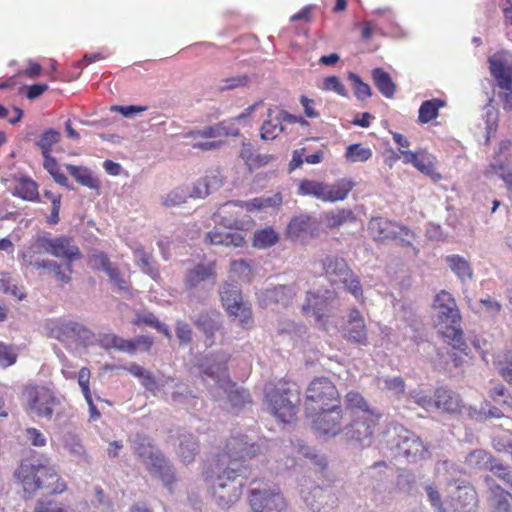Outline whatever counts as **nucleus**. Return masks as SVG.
<instances>
[{"instance_id":"nucleus-1","label":"nucleus","mask_w":512,"mask_h":512,"mask_svg":"<svg viewBox=\"0 0 512 512\" xmlns=\"http://www.w3.org/2000/svg\"><path fill=\"white\" fill-rule=\"evenodd\" d=\"M259 452L260 446L247 436H234L228 441L226 451L219 455L207 476L219 507L228 508L239 500L251 474L250 461Z\"/></svg>"},{"instance_id":"nucleus-2","label":"nucleus","mask_w":512,"mask_h":512,"mask_svg":"<svg viewBox=\"0 0 512 512\" xmlns=\"http://www.w3.org/2000/svg\"><path fill=\"white\" fill-rule=\"evenodd\" d=\"M227 360L228 356L225 353L206 357L200 364L203 381L210 387L211 394L217 401H222L226 397L232 407L240 408L249 401V394L229 380L226 372Z\"/></svg>"},{"instance_id":"nucleus-3","label":"nucleus","mask_w":512,"mask_h":512,"mask_svg":"<svg viewBox=\"0 0 512 512\" xmlns=\"http://www.w3.org/2000/svg\"><path fill=\"white\" fill-rule=\"evenodd\" d=\"M433 309L439 332L453 342L454 348L464 352L466 344L460 329L461 318L453 296L445 290L440 291L434 298Z\"/></svg>"},{"instance_id":"nucleus-4","label":"nucleus","mask_w":512,"mask_h":512,"mask_svg":"<svg viewBox=\"0 0 512 512\" xmlns=\"http://www.w3.org/2000/svg\"><path fill=\"white\" fill-rule=\"evenodd\" d=\"M16 476L28 493L45 489L51 494H60L67 488L66 483L57 476L54 467L49 464L33 465L27 461L22 462Z\"/></svg>"},{"instance_id":"nucleus-5","label":"nucleus","mask_w":512,"mask_h":512,"mask_svg":"<svg viewBox=\"0 0 512 512\" xmlns=\"http://www.w3.org/2000/svg\"><path fill=\"white\" fill-rule=\"evenodd\" d=\"M265 398L271 413L283 423H289L297 412L300 393L294 383L280 381L265 388Z\"/></svg>"},{"instance_id":"nucleus-6","label":"nucleus","mask_w":512,"mask_h":512,"mask_svg":"<svg viewBox=\"0 0 512 512\" xmlns=\"http://www.w3.org/2000/svg\"><path fill=\"white\" fill-rule=\"evenodd\" d=\"M133 450L148 471L159 477L172 492V485L175 481L174 471L161 451L149 439L140 435H137L133 440Z\"/></svg>"},{"instance_id":"nucleus-7","label":"nucleus","mask_w":512,"mask_h":512,"mask_svg":"<svg viewBox=\"0 0 512 512\" xmlns=\"http://www.w3.org/2000/svg\"><path fill=\"white\" fill-rule=\"evenodd\" d=\"M30 247L56 258L64 259V266L69 272H73L72 263L82 258V253L74 239L66 235L53 238L50 233L44 232L37 235Z\"/></svg>"},{"instance_id":"nucleus-8","label":"nucleus","mask_w":512,"mask_h":512,"mask_svg":"<svg viewBox=\"0 0 512 512\" xmlns=\"http://www.w3.org/2000/svg\"><path fill=\"white\" fill-rule=\"evenodd\" d=\"M386 442L396 456H403L411 461L423 459L428 454V449L423 441L400 425H395L387 430Z\"/></svg>"},{"instance_id":"nucleus-9","label":"nucleus","mask_w":512,"mask_h":512,"mask_svg":"<svg viewBox=\"0 0 512 512\" xmlns=\"http://www.w3.org/2000/svg\"><path fill=\"white\" fill-rule=\"evenodd\" d=\"M223 227H215L206 234V241L212 245H225L240 247L244 243V237L239 229L242 228L243 222L239 218L236 210L229 213H223V206L220 209Z\"/></svg>"},{"instance_id":"nucleus-10","label":"nucleus","mask_w":512,"mask_h":512,"mask_svg":"<svg viewBox=\"0 0 512 512\" xmlns=\"http://www.w3.org/2000/svg\"><path fill=\"white\" fill-rule=\"evenodd\" d=\"M340 403L335 385L326 377L314 379L306 390L305 412L313 415L319 409Z\"/></svg>"},{"instance_id":"nucleus-11","label":"nucleus","mask_w":512,"mask_h":512,"mask_svg":"<svg viewBox=\"0 0 512 512\" xmlns=\"http://www.w3.org/2000/svg\"><path fill=\"white\" fill-rule=\"evenodd\" d=\"M51 337L63 343L69 350L87 347L93 341V333L83 325L73 321L56 322L50 329Z\"/></svg>"},{"instance_id":"nucleus-12","label":"nucleus","mask_w":512,"mask_h":512,"mask_svg":"<svg viewBox=\"0 0 512 512\" xmlns=\"http://www.w3.org/2000/svg\"><path fill=\"white\" fill-rule=\"evenodd\" d=\"M220 298L228 314L238 320L243 328H251L253 325L250 306L242 300V295L237 285L225 283L220 288Z\"/></svg>"},{"instance_id":"nucleus-13","label":"nucleus","mask_w":512,"mask_h":512,"mask_svg":"<svg viewBox=\"0 0 512 512\" xmlns=\"http://www.w3.org/2000/svg\"><path fill=\"white\" fill-rule=\"evenodd\" d=\"M24 397L31 414L40 418L51 419L60 400L44 386H27Z\"/></svg>"},{"instance_id":"nucleus-14","label":"nucleus","mask_w":512,"mask_h":512,"mask_svg":"<svg viewBox=\"0 0 512 512\" xmlns=\"http://www.w3.org/2000/svg\"><path fill=\"white\" fill-rule=\"evenodd\" d=\"M334 293L329 290H318L317 292H308L305 302L302 304V312L307 316H312L324 329V318L332 315L335 309Z\"/></svg>"},{"instance_id":"nucleus-15","label":"nucleus","mask_w":512,"mask_h":512,"mask_svg":"<svg viewBox=\"0 0 512 512\" xmlns=\"http://www.w3.org/2000/svg\"><path fill=\"white\" fill-rule=\"evenodd\" d=\"M379 418L378 413L368 412L354 416L352 422L343 429L345 439L360 446H368Z\"/></svg>"},{"instance_id":"nucleus-16","label":"nucleus","mask_w":512,"mask_h":512,"mask_svg":"<svg viewBox=\"0 0 512 512\" xmlns=\"http://www.w3.org/2000/svg\"><path fill=\"white\" fill-rule=\"evenodd\" d=\"M249 504L254 512H281L286 507L281 493L268 485L253 487L249 493Z\"/></svg>"},{"instance_id":"nucleus-17","label":"nucleus","mask_w":512,"mask_h":512,"mask_svg":"<svg viewBox=\"0 0 512 512\" xmlns=\"http://www.w3.org/2000/svg\"><path fill=\"white\" fill-rule=\"evenodd\" d=\"M307 416L312 419L313 427L323 435L335 437L343 431L340 403H332V406L319 409L313 415Z\"/></svg>"},{"instance_id":"nucleus-18","label":"nucleus","mask_w":512,"mask_h":512,"mask_svg":"<svg viewBox=\"0 0 512 512\" xmlns=\"http://www.w3.org/2000/svg\"><path fill=\"white\" fill-rule=\"evenodd\" d=\"M216 281L215 263H199L188 269L184 276V288L191 295L207 285L212 288Z\"/></svg>"},{"instance_id":"nucleus-19","label":"nucleus","mask_w":512,"mask_h":512,"mask_svg":"<svg viewBox=\"0 0 512 512\" xmlns=\"http://www.w3.org/2000/svg\"><path fill=\"white\" fill-rule=\"evenodd\" d=\"M368 229L376 241L399 239L402 242H409L411 234L408 228L382 217L372 218Z\"/></svg>"},{"instance_id":"nucleus-20","label":"nucleus","mask_w":512,"mask_h":512,"mask_svg":"<svg viewBox=\"0 0 512 512\" xmlns=\"http://www.w3.org/2000/svg\"><path fill=\"white\" fill-rule=\"evenodd\" d=\"M39 251L34 247H28L22 254L23 263L26 266H34L36 269H45L61 282L68 283L71 280L72 272L66 270L64 264L50 259L39 260L36 254Z\"/></svg>"},{"instance_id":"nucleus-21","label":"nucleus","mask_w":512,"mask_h":512,"mask_svg":"<svg viewBox=\"0 0 512 512\" xmlns=\"http://www.w3.org/2000/svg\"><path fill=\"white\" fill-rule=\"evenodd\" d=\"M490 72L499 88H509L512 83V55L500 52L489 58Z\"/></svg>"},{"instance_id":"nucleus-22","label":"nucleus","mask_w":512,"mask_h":512,"mask_svg":"<svg viewBox=\"0 0 512 512\" xmlns=\"http://www.w3.org/2000/svg\"><path fill=\"white\" fill-rule=\"evenodd\" d=\"M283 202L281 193H275L272 196L258 197L250 201H231L223 205V213H229L236 210L240 215V211L246 209L248 212L260 211L266 208L279 207Z\"/></svg>"},{"instance_id":"nucleus-23","label":"nucleus","mask_w":512,"mask_h":512,"mask_svg":"<svg viewBox=\"0 0 512 512\" xmlns=\"http://www.w3.org/2000/svg\"><path fill=\"white\" fill-rule=\"evenodd\" d=\"M300 486V493L305 504L314 512L320 511L327 503L328 490L309 478H304Z\"/></svg>"},{"instance_id":"nucleus-24","label":"nucleus","mask_w":512,"mask_h":512,"mask_svg":"<svg viewBox=\"0 0 512 512\" xmlns=\"http://www.w3.org/2000/svg\"><path fill=\"white\" fill-rule=\"evenodd\" d=\"M345 335L349 341L362 345L367 344V331L364 318L356 309H352L349 313Z\"/></svg>"},{"instance_id":"nucleus-25","label":"nucleus","mask_w":512,"mask_h":512,"mask_svg":"<svg viewBox=\"0 0 512 512\" xmlns=\"http://www.w3.org/2000/svg\"><path fill=\"white\" fill-rule=\"evenodd\" d=\"M238 136L239 129L227 127L224 122L205 126L200 129H194L184 134V138L197 139V138H219L223 136Z\"/></svg>"},{"instance_id":"nucleus-26","label":"nucleus","mask_w":512,"mask_h":512,"mask_svg":"<svg viewBox=\"0 0 512 512\" xmlns=\"http://www.w3.org/2000/svg\"><path fill=\"white\" fill-rule=\"evenodd\" d=\"M354 188L350 179H340L333 184L324 183L323 202H338L345 200Z\"/></svg>"},{"instance_id":"nucleus-27","label":"nucleus","mask_w":512,"mask_h":512,"mask_svg":"<svg viewBox=\"0 0 512 512\" xmlns=\"http://www.w3.org/2000/svg\"><path fill=\"white\" fill-rule=\"evenodd\" d=\"M297 293L295 285H279L272 289H267L263 293L265 305L268 303H278L283 306L288 305Z\"/></svg>"},{"instance_id":"nucleus-28","label":"nucleus","mask_w":512,"mask_h":512,"mask_svg":"<svg viewBox=\"0 0 512 512\" xmlns=\"http://www.w3.org/2000/svg\"><path fill=\"white\" fill-rule=\"evenodd\" d=\"M315 229V221L311 216L302 214L291 219L287 231L292 239H299L309 235Z\"/></svg>"},{"instance_id":"nucleus-29","label":"nucleus","mask_w":512,"mask_h":512,"mask_svg":"<svg viewBox=\"0 0 512 512\" xmlns=\"http://www.w3.org/2000/svg\"><path fill=\"white\" fill-rule=\"evenodd\" d=\"M197 326L203 330L206 335V344L211 346L214 344V334L220 328V315L216 311H210L201 314L197 321Z\"/></svg>"},{"instance_id":"nucleus-30","label":"nucleus","mask_w":512,"mask_h":512,"mask_svg":"<svg viewBox=\"0 0 512 512\" xmlns=\"http://www.w3.org/2000/svg\"><path fill=\"white\" fill-rule=\"evenodd\" d=\"M445 262L462 284L473 278V269L470 263L460 255H448Z\"/></svg>"},{"instance_id":"nucleus-31","label":"nucleus","mask_w":512,"mask_h":512,"mask_svg":"<svg viewBox=\"0 0 512 512\" xmlns=\"http://www.w3.org/2000/svg\"><path fill=\"white\" fill-rule=\"evenodd\" d=\"M323 270L332 281H341L349 275V268L342 258L327 256L322 262Z\"/></svg>"},{"instance_id":"nucleus-32","label":"nucleus","mask_w":512,"mask_h":512,"mask_svg":"<svg viewBox=\"0 0 512 512\" xmlns=\"http://www.w3.org/2000/svg\"><path fill=\"white\" fill-rule=\"evenodd\" d=\"M355 215L351 209H333L327 211L322 216V221L329 229H337L344 224L355 221Z\"/></svg>"},{"instance_id":"nucleus-33","label":"nucleus","mask_w":512,"mask_h":512,"mask_svg":"<svg viewBox=\"0 0 512 512\" xmlns=\"http://www.w3.org/2000/svg\"><path fill=\"white\" fill-rule=\"evenodd\" d=\"M485 481L492 494V501L495 505L494 512H511L510 501H512V496L496 484L491 477L487 476Z\"/></svg>"},{"instance_id":"nucleus-34","label":"nucleus","mask_w":512,"mask_h":512,"mask_svg":"<svg viewBox=\"0 0 512 512\" xmlns=\"http://www.w3.org/2000/svg\"><path fill=\"white\" fill-rule=\"evenodd\" d=\"M435 408L442 409L449 413L458 411L460 407V399L458 395L448 389L440 388L435 392Z\"/></svg>"},{"instance_id":"nucleus-35","label":"nucleus","mask_w":512,"mask_h":512,"mask_svg":"<svg viewBox=\"0 0 512 512\" xmlns=\"http://www.w3.org/2000/svg\"><path fill=\"white\" fill-rule=\"evenodd\" d=\"M372 78L379 92L386 98H392L396 91L390 75L381 68L372 70Z\"/></svg>"},{"instance_id":"nucleus-36","label":"nucleus","mask_w":512,"mask_h":512,"mask_svg":"<svg viewBox=\"0 0 512 512\" xmlns=\"http://www.w3.org/2000/svg\"><path fill=\"white\" fill-rule=\"evenodd\" d=\"M414 167L434 181L441 179L440 173L435 169V158L425 150H419Z\"/></svg>"},{"instance_id":"nucleus-37","label":"nucleus","mask_w":512,"mask_h":512,"mask_svg":"<svg viewBox=\"0 0 512 512\" xmlns=\"http://www.w3.org/2000/svg\"><path fill=\"white\" fill-rule=\"evenodd\" d=\"M66 168L79 184L90 189L99 188V180L88 168L71 164L66 165Z\"/></svg>"},{"instance_id":"nucleus-38","label":"nucleus","mask_w":512,"mask_h":512,"mask_svg":"<svg viewBox=\"0 0 512 512\" xmlns=\"http://www.w3.org/2000/svg\"><path fill=\"white\" fill-rule=\"evenodd\" d=\"M99 342L104 349L114 348L120 352H126L133 355V344L122 337L113 333L100 335Z\"/></svg>"},{"instance_id":"nucleus-39","label":"nucleus","mask_w":512,"mask_h":512,"mask_svg":"<svg viewBox=\"0 0 512 512\" xmlns=\"http://www.w3.org/2000/svg\"><path fill=\"white\" fill-rule=\"evenodd\" d=\"M379 389L388 392L392 397L399 399L405 393V382L402 377H378Z\"/></svg>"},{"instance_id":"nucleus-40","label":"nucleus","mask_w":512,"mask_h":512,"mask_svg":"<svg viewBox=\"0 0 512 512\" xmlns=\"http://www.w3.org/2000/svg\"><path fill=\"white\" fill-rule=\"evenodd\" d=\"M292 454H297L300 456H303L307 459H309L311 462H313L315 465L319 467H325L326 460L323 456L318 455L316 450L312 447H309L305 444L302 440H296V442L290 443Z\"/></svg>"},{"instance_id":"nucleus-41","label":"nucleus","mask_w":512,"mask_h":512,"mask_svg":"<svg viewBox=\"0 0 512 512\" xmlns=\"http://www.w3.org/2000/svg\"><path fill=\"white\" fill-rule=\"evenodd\" d=\"M444 106L445 102L438 98L424 101L419 108V122L423 124L429 123L438 116L439 109Z\"/></svg>"},{"instance_id":"nucleus-42","label":"nucleus","mask_w":512,"mask_h":512,"mask_svg":"<svg viewBox=\"0 0 512 512\" xmlns=\"http://www.w3.org/2000/svg\"><path fill=\"white\" fill-rule=\"evenodd\" d=\"M134 259L138 267L153 279L159 277V271L155 267L152 256L149 252L139 247L134 250Z\"/></svg>"},{"instance_id":"nucleus-43","label":"nucleus","mask_w":512,"mask_h":512,"mask_svg":"<svg viewBox=\"0 0 512 512\" xmlns=\"http://www.w3.org/2000/svg\"><path fill=\"white\" fill-rule=\"evenodd\" d=\"M283 130L284 128L276 118V114L274 115V111L272 109H268L267 119L261 126V138L263 140H273L283 132Z\"/></svg>"},{"instance_id":"nucleus-44","label":"nucleus","mask_w":512,"mask_h":512,"mask_svg":"<svg viewBox=\"0 0 512 512\" xmlns=\"http://www.w3.org/2000/svg\"><path fill=\"white\" fill-rule=\"evenodd\" d=\"M465 461L468 467L475 470L490 469L492 465L491 455L481 449L472 451Z\"/></svg>"},{"instance_id":"nucleus-45","label":"nucleus","mask_w":512,"mask_h":512,"mask_svg":"<svg viewBox=\"0 0 512 512\" xmlns=\"http://www.w3.org/2000/svg\"><path fill=\"white\" fill-rule=\"evenodd\" d=\"M198 452V443L193 435H183L180 439L179 455L184 463L193 461Z\"/></svg>"},{"instance_id":"nucleus-46","label":"nucleus","mask_w":512,"mask_h":512,"mask_svg":"<svg viewBox=\"0 0 512 512\" xmlns=\"http://www.w3.org/2000/svg\"><path fill=\"white\" fill-rule=\"evenodd\" d=\"M346 404L347 407L351 409L353 417L362 415V413L364 412L375 413L373 410L369 408L367 402L362 397V395L355 391H350L349 393H347Z\"/></svg>"},{"instance_id":"nucleus-47","label":"nucleus","mask_w":512,"mask_h":512,"mask_svg":"<svg viewBox=\"0 0 512 512\" xmlns=\"http://www.w3.org/2000/svg\"><path fill=\"white\" fill-rule=\"evenodd\" d=\"M456 500L460 504V509L470 512L476 506V492L470 486H458Z\"/></svg>"},{"instance_id":"nucleus-48","label":"nucleus","mask_w":512,"mask_h":512,"mask_svg":"<svg viewBox=\"0 0 512 512\" xmlns=\"http://www.w3.org/2000/svg\"><path fill=\"white\" fill-rule=\"evenodd\" d=\"M324 182L315 180H302L298 185L297 193L301 196H311L323 201Z\"/></svg>"},{"instance_id":"nucleus-49","label":"nucleus","mask_w":512,"mask_h":512,"mask_svg":"<svg viewBox=\"0 0 512 512\" xmlns=\"http://www.w3.org/2000/svg\"><path fill=\"white\" fill-rule=\"evenodd\" d=\"M278 234L272 228H264L254 233L253 245L259 249H265L277 243Z\"/></svg>"},{"instance_id":"nucleus-50","label":"nucleus","mask_w":512,"mask_h":512,"mask_svg":"<svg viewBox=\"0 0 512 512\" xmlns=\"http://www.w3.org/2000/svg\"><path fill=\"white\" fill-rule=\"evenodd\" d=\"M16 195L28 201H35L38 199V186L36 182L29 178H22L15 187Z\"/></svg>"},{"instance_id":"nucleus-51","label":"nucleus","mask_w":512,"mask_h":512,"mask_svg":"<svg viewBox=\"0 0 512 512\" xmlns=\"http://www.w3.org/2000/svg\"><path fill=\"white\" fill-rule=\"evenodd\" d=\"M134 323L136 325H146L153 327L159 332L163 333L167 338H171V333L167 326L161 323L153 313L144 312L137 314Z\"/></svg>"},{"instance_id":"nucleus-52","label":"nucleus","mask_w":512,"mask_h":512,"mask_svg":"<svg viewBox=\"0 0 512 512\" xmlns=\"http://www.w3.org/2000/svg\"><path fill=\"white\" fill-rule=\"evenodd\" d=\"M345 157L349 162H365L372 157V150L361 144H351L346 149Z\"/></svg>"},{"instance_id":"nucleus-53","label":"nucleus","mask_w":512,"mask_h":512,"mask_svg":"<svg viewBox=\"0 0 512 512\" xmlns=\"http://www.w3.org/2000/svg\"><path fill=\"white\" fill-rule=\"evenodd\" d=\"M171 379L168 377H162L157 379L150 371L146 370L140 378L141 384L146 390L150 391L154 395L159 392Z\"/></svg>"},{"instance_id":"nucleus-54","label":"nucleus","mask_w":512,"mask_h":512,"mask_svg":"<svg viewBox=\"0 0 512 512\" xmlns=\"http://www.w3.org/2000/svg\"><path fill=\"white\" fill-rule=\"evenodd\" d=\"M60 139V133L56 130L49 129L45 131L39 138L37 145L42 151L43 157L51 156V147Z\"/></svg>"},{"instance_id":"nucleus-55","label":"nucleus","mask_w":512,"mask_h":512,"mask_svg":"<svg viewBox=\"0 0 512 512\" xmlns=\"http://www.w3.org/2000/svg\"><path fill=\"white\" fill-rule=\"evenodd\" d=\"M43 166L50 173L56 183L66 187L68 186V178L65 174L60 172L57 161L54 157H45Z\"/></svg>"},{"instance_id":"nucleus-56","label":"nucleus","mask_w":512,"mask_h":512,"mask_svg":"<svg viewBox=\"0 0 512 512\" xmlns=\"http://www.w3.org/2000/svg\"><path fill=\"white\" fill-rule=\"evenodd\" d=\"M348 78L352 82L354 93L359 100H365L372 95L370 86L364 83L358 75L349 73Z\"/></svg>"},{"instance_id":"nucleus-57","label":"nucleus","mask_w":512,"mask_h":512,"mask_svg":"<svg viewBox=\"0 0 512 512\" xmlns=\"http://www.w3.org/2000/svg\"><path fill=\"white\" fill-rule=\"evenodd\" d=\"M496 364L502 377L512 384V354L507 352L499 355Z\"/></svg>"},{"instance_id":"nucleus-58","label":"nucleus","mask_w":512,"mask_h":512,"mask_svg":"<svg viewBox=\"0 0 512 512\" xmlns=\"http://www.w3.org/2000/svg\"><path fill=\"white\" fill-rule=\"evenodd\" d=\"M408 396L414 403L426 411H430L435 407L434 399L422 390H411Z\"/></svg>"},{"instance_id":"nucleus-59","label":"nucleus","mask_w":512,"mask_h":512,"mask_svg":"<svg viewBox=\"0 0 512 512\" xmlns=\"http://www.w3.org/2000/svg\"><path fill=\"white\" fill-rule=\"evenodd\" d=\"M64 448L75 458L81 459L85 456L84 446L74 435H67L65 437Z\"/></svg>"},{"instance_id":"nucleus-60","label":"nucleus","mask_w":512,"mask_h":512,"mask_svg":"<svg viewBox=\"0 0 512 512\" xmlns=\"http://www.w3.org/2000/svg\"><path fill=\"white\" fill-rule=\"evenodd\" d=\"M17 361L16 349L13 346H7L0 343V367L7 368L14 365Z\"/></svg>"},{"instance_id":"nucleus-61","label":"nucleus","mask_w":512,"mask_h":512,"mask_svg":"<svg viewBox=\"0 0 512 512\" xmlns=\"http://www.w3.org/2000/svg\"><path fill=\"white\" fill-rule=\"evenodd\" d=\"M483 118L486 123L487 134L495 131L498 123V110L491 104V101L484 107Z\"/></svg>"},{"instance_id":"nucleus-62","label":"nucleus","mask_w":512,"mask_h":512,"mask_svg":"<svg viewBox=\"0 0 512 512\" xmlns=\"http://www.w3.org/2000/svg\"><path fill=\"white\" fill-rule=\"evenodd\" d=\"M345 285V288L356 298H362V287L358 277L354 276L351 272L349 275L343 278L341 281Z\"/></svg>"},{"instance_id":"nucleus-63","label":"nucleus","mask_w":512,"mask_h":512,"mask_svg":"<svg viewBox=\"0 0 512 512\" xmlns=\"http://www.w3.org/2000/svg\"><path fill=\"white\" fill-rule=\"evenodd\" d=\"M203 179L211 192L218 190L223 184V175L218 168L207 171Z\"/></svg>"},{"instance_id":"nucleus-64","label":"nucleus","mask_w":512,"mask_h":512,"mask_svg":"<svg viewBox=\"0 0 512 512\" xmlns=\"http://www.w3.org/2000/svg\"><path fill=\"white\" fill-rule=\"evenodd\" d=\"M321 88L325 91H334L341 96H347L346 88L336 76L325 78Z\"/></svg>"}]
</instances>
